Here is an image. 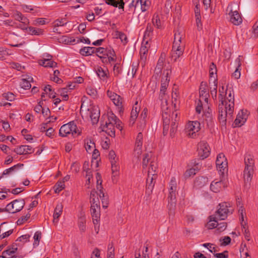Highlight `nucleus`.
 Instances as JSON below:
<instances>
[{
    "label": "nucleus",
    "instance_id": "obj_9",
    "mask_svg": "<svg viewBox=\"0 0 258 258\" xmlns=\"http://www.w3.org/2000/svg\"><path fill=\"white\" fill-rule=\"evenodd\" d=\"M229 11V15L230 16V21L234 25H238L240 24L242 20L240 15V14L237 11H233L231 6L229 5L227 9V11Z\"/></svg>",
    "mask_w": 258,
    "mask_h": 258
},
{
    "label": "nucleus",
    "instance_id": "obj_32",
    "mask_svg": "<svg viewBox=\"0 0 258 258\" xmlns=\"http://www.w3.org/2000/svg\"><path fill=\"white\" fill-rule=\"evenodd\" d=\"M96 48L93 47H84L81 48L80 53L83 55H89L95 52Z\"/></svg>",
    "mask_w": 258,
    "mask_h": 258
},
{
    "label": "nucleus",
    "instance_id": "obj_39",
    "mask_svg": "<svg viewBox=\"0 0 258 258\" xmlns=\"http://www.w3.org/2000/svg\"><path fill=\"white\" fill-rule=\"evenodd\" d=\"M76 41L75 39L73 37L62 36L59 39V42L66 44H71Z\"/></svg>",
    "mask_w": 258,
    "mask_h": 258
},
{
    "label": "nucleus",
    "instance_id": "obj_56",
    "mask_svg": "<svg viewBox=\"0 0 258 258\" xmlns=\"http://www.w3.org/2000/svg\"><path fill=\"white\" fill-rule=\"evenodd\" d=\"M114 255V248L112 243H110L108 246L107 257H113Z\"/></svg>",
    "mask_w": 258,
    "mask_h": 258
},
{
    "label": "nucleus",
    "instance_id": "obj_63",
    "mask_svg": "<svg viewBox=\"0 0 258 258\" xmlns=\"http://www.w3.org/2000/svg\"><path fill=\"white\" fill-rule=\"evenodd\" d=\"M252 36L254 38H257L258 36V21H256L252 27Z\"/></svg>",
    "mask_w": 258,
    "mask_h": 258
},
{
    "label": "nucleus",
    "instance_id": "obj_7",
    "mask_svg": "<svg viewBox=\"0 0 258 258\" xmlns=\"http://www.w3.org/2000/svg\"><path fill=\"white\" fill-rule=\"evenodd\" d=\"M254 169V162H245V169L244 170V181L246 184L249 183L252 177V174Z\"/></svg>",
    "mask_w": 258,
    "mask_h": 258
},
{
    "label": "nucleus",
    "instance_id": "obj_33",
    "mask_svg": "<svg viewBox=\"0 0 258 258\" xmlns=\"http://www.w3.org/2000/svg\"><path fill=\"white\" fill-rule=\"evenodd\" d=\"M90 211L93 218V223L96 224L98 222V218L100 217V210H97V208L91 207Z\"/></svg>",
    "mask_w": 258,
    "mask_h": 258
},
{
    "label": "nucleus",
    "instance_id": "obj_41",
    "mask_svg": "<svg viewBox=\"0 0 258 258\" xmlns=\"http://www.w3.org/2000/svg\"><path fill=\"white\" fill-rule=\"evenodd\" d=\"M209 221L207 224V227L209 229H213L217 228V224H218V219H212L211 215L209 217Z\"/></svg>",
    "mask_w": 258,
    "mask_h": 258
},
{
    "label": "nucleus",
    "instance_id": "obj_61",
    "mask_svg": "<svg viewBox=\"0 0 258 258\" xmlns=\"http://www.w3.org/2000/svg\"><path fill=\"white\" fill-rule=\"evenodd\" d=\"M95 52H97L98 53L97 55H99L104 56L105 55L108 56V53L107 52L106 49L103 47L96 48V50H95Z\"/></svg>",
    "mask_w": 258,
    "mask_h": 258
},
{
    "label": "nucleus",
    "instance_id": "obj_2",
    "mask_svg": "<svg viewBox=\"0 0 258 258\" xmlns=\"http://www.w3.org/2000/svg\"><path fill=\"white\" fill-rule=\"evenodd\" d=\"M219 122L222 126H225L227 120L229 121L232 119V115L234 109H232V113H229V107L227 106V103L219 104Z\"/></svg>",
    "mask_w": 258,
    "mask_h": 258
},
{
    "label": "nucleus",
    "instance_id": "obj_27",
    "mask_svg": "<svg viewBox=\"0 0 258 258\" xmlns=\"http://www.w3.org/2000/svg\"><path fill=\"white\" fill-rule=\"evenodd\" d=\"M165 77L166 79L164 82H163L162 79L161 80V89L159 95V97L161 98V99H162L163 96L165 95L167 89V86L168 85V82L169 81V80L168 79L167 75H166Z\"/></svg>",
    "mask_w": 258,
    "mask_h": 258
},
{
    "label": "nucleus",
    "instance_id": "obj_12",
    "mask_svg": "<svg viewBox=\"0 0 258 258\" xmlns=\"http://www.w3.org/2000/svg\"><path fill=\"white\" fill-rule=\"evenodd\" d=\"M156 177L157 175H153V176L148 175L146 181V194L148 196H150L152 192Z\"/></svg>",
    "mask_w": 258,
    "mask_h": 258
},
{
    "label": "nucleus",
    "instance_id": "obj_25",
    "mask_svg": "<svg viewBox=\"0 0 258 258\" xmlns=\"http://www.w3.org/2000/svg\"><path fill=\"white\" fill-rule=\"evenodd\" d=\"M92 122L93 124H96L98 122L99 116H100V112L99 110L97 108H93L90 111V115Z\"/></svg>",
    "mask_w": 258,
    "mask_h": 258
},
{
    "label": "nucleus",
    "instance_id": "obj_18",
    "mask_svg": "<svg viewBox=\"0 0 258 258\" xmlns=\"http://www.w3.org/2000/svg\"><path fill=\"white\" fill-rule=\"evenodd\" d=\"M200 95L201 97L204 98L205 101L208 100V96H209L207 83L202 82L200 87Z\"/></svg>",
    "mask_w": 258,
    "mask_h": 258
},
{
    "label": "nucleus",
    "instance_id": "obj_38",
    "mask_svg": "<svg viewBox=\"0 0 258 258\" xmlns=\"http://www.w3.org/2000/svg\"><path fill=\"white\" fill-rule=\"evenodd\" d=\"M139 7L138 9L141 8L143 12L146 11L150 5V2L148 0H139Z\"/></svg>",
    "mask_w": 258,
    "mask_h": 258
},
{
    "label": "nucleus",
    "instance_id": "obj_13",
    "mask_svg": "<svg viewBox=\"0 0 258 258\" xmlns=\"http://www.w3.org/2000/svg\"><path fill=\"white\" fill-rule=\"evenodd\" d=\"M14 152L17 154L25 155L32 153L33 150L30 146L22 145L15 149Z\"/></svg>",
    "mask_w": 258,
    "mask_h": 258
},
{
    "label": "nucleus",
    "instance_id": "obj_1",
    "mask_svg": "<svg viewBox=\"0 0 258 258\" xmlns=\"http://www.w3.org/2000/svg\"><path fill=\"white\" fill-rule=\"evenodd\" d=\"M217 208L215 214L211 215L212 219L224 220L227 218L229 215L232 214L233 212V209L231 208L230 204L226 202L220 203L217 206Z\"/></svg>",
    "mask_w": 258,
    "mask_h": 258
},
{
    "label": "nucleus",
    "instance_id": "obj_59",
    "mask_svg": "<svg viewBox=\"0 0 258 258\" xmlns=\"http://www.w3.org/2000/svg\"><path fill=\"white\" fill-rule=\"evenodd\" d=\"M3 97L6 100L9 101H13L15 99V96L14 94L11 92H8L7 93H4L3 94Z\"/></svg>",
    "mask_w": 258,
    "mask_h": 258
},
{
    "label": "nucleus",
    "instance_id": "obj_5",
    "mask_svg": "<svg viewBox=\"0 0 258 258\" xmlns=\"http://www.w3.org/2000/svg\"><path fill=\"white\" fill-rule=\"evenodd\" d=\"M24 205L25 201L23 199L15 200L7 205L6 210L9 211L10 213H15L20 211Z\"/></svg>",
    "mask_w": 258,
    "mask_h": 258
},
{
    "label": "nucleus",
    "instance_id": "obj_17",
    "mask_svg": "<svg viewBox=\"0 0 258 258\" xmlns=\"http://www.w3.org/2000/svg\"><path fill=\"white\" fill-rule=\"evenodd\" d=\"M224 104L227 103V106L229 107V113H232V109H234V95H232L231 92L230 91L228 96L226 98L224 97Z\"/></svg>",
    "mask_w": 258,
    "mask_h": 258
},
{
    "label": "nucleus",
    "instance_id": "obj_14",
    "mask_svg": "<svg viewBox=\"0 0 258 258\" xmlns=\"http://www.w3.org/2000/svg\"><path fill=\"white\" fill-rule=\"evenodd\" d=\"M102 130L105 132L109 136L114 137L115 136L114 124L110 122H106L103 125H102Z\"/></svg>",
    "mask_w": 258,
    "mask_h": 258
},
{
    "label": "nucleus",
    "instance_id": "obj_47",
    "mask_svg": "<svg viewBox=\"0 0 258 258\" xmlns=\"http://www.w3.org/2000/svg\"><path fill=\"white\" fill-rule=\"evenodd\" d=\"M138 63H133L131 66L132 68L131 69H129L128 72H127V76L129 77H131L132 78H134L136 73L137 72V69H138Z\"/></svg>",
    "mask_w": 258,
    "mask_h": 258
},
{
    "label": "nucleus",
    "instance_id": "obj_3",
    "mask_svg": "<svg viewBox=\"0 0 258 258\" xmlns=\"http://www.w3.org/2000/svg\"><path fill=\"white\" fill-rule=\"evenodd\" d=\"M70 134H72V135L76 134L79 135L81 134L74 121L62 125L59 131V135L62 137H67Z\"/></svg>",
    "mask_w": 258,
    "mask_h": 258
},
{
    "label": "nucleus",
    "instance_id": "obj_49",
    "mask_svg": "<svg viewBox=\"0 0 258 258\" xmlns=\"http://www.w3.org/2000/svg\"><path fill=\"white\" fill-rule=\"evenodd\" d=\"M20 86L22 88L25 90L29 89L31 87V85L30 83V80L24 78L21 79Z\"/></svg>",
    "mask_w": 258,
    "mask_h": 258
},
{
    "label": "nucleus",
    "instance_id": "obj_53",
    "mask_svg": "<svg viewBox=\"0 0 258 258\" xmlns=\"http://www.w3.org/2000/svg\"><path fill=\"white\" fill-rule=\"evenodd\" d=\"M41 238V233L40 231H36L34 235L33 238L34 242L33 245L34 246H37L39 244V241Z\"/></svg>",
    "mask_w": 258,
    "mask_h": 258
},
{
    "label": "nucleus",
    "instance_id": "obj_54",
    "mask_svg": "<svg viewBox=\"0 0 258 258\" xmlns=\"http://www.w3.org/2000/svg\"><path fill=\"white\" fill-rule=\"evenodd\" d=\"M86 91L89 95L93 97V98L97 96V91L96 89L92 87H88L86 89Z\"/></svg>",
    "mask_w": 258,
    "mask_h": 258
},
{
    "label": "nucleus",
    "instance_id": "obj_4",
    "mask_svg": "<svg viewBox=\"0 0 258 258\" xmlns=\"http://www.w3.org/2000/svg\"><path fill=\"white\" fill-rule=\"evenodd\" d=\"M200 128V123L199 121H189L186 125L185 132L188 137L195 138L197 136L196 133Z\"/></svg>",
    "mask_w": 258,
    "mask_h": 258
},
{
    "label": "nucleus",
    "instance_id": "obj_64",
    "mask_svg": "<svg viewBox=\"0 0 258 258\" xmlns=\"http://www.w3.org/2000/svg\"><path fill=\"white\" fill-rule=\"evenodd\" d=\"M152 31H153V27H152V25L150 24H148L147 27H146V30L145 32L144 37H145V38H147V37H149L150 34L152 32Z\"/></svg>",
    "mask_w": 258,
    "mask_h": 258
},
{
    "label": "nucleus",
    "instance_id": "obj_31",
    "mask_svg": "<svg viewBox=\"0 0 258 258\" xmlns=\"http://www.w3.org/2000/svg\"><path fill=\"white\" fill-rule=\"evenodd\" d=\"M14 16L16 20L23 23L25 25H27L29 24V20L26 17H24L20 12L16 11Z\"/></svg>",
    "mask_w": 258,
    "mask_h": 258
},
{
    "label": "nucleus",
    "instance_id": "obj_15",
    "mask_svg": "<svg viewBox=\"0 0 258 258\" xmlns=\"http://www.w3.org/2000/svg\"><path fill=\"white\" fill-rule=\"evenodd\" d=\"M107 95L115 105L121 106L122 98L119 95L109 90L107 91Z\"/></svg>",
    "mask_w": 258,
    "mask_h": 258
},
{
    "label": "nucleus",
    "instance_id": "obj_21",
    "mask_svg": "<svg viewBox=\"0 0 258 258\" xmlns=\"http://www.w3.org/2000/svg\"><path fill=\"white\" fill-rule=\"evenodd\" d=\"M63 205L61 203L58 204L55 209L53 214V223H57L58 221V218L62 212Z\"/></svg>",
    "mask_w": 258,
    "mask_h": 258
},
{
    "label": "nucleus",
    "instance_id": "obj_51",
    "mask_svg": "<svg viewBox=\"0 0 258 258\" xmlns=\"http://www.w3.org/2000/svg\"><path fill=\"white\" fill-rule=\"evenodd\" d=\"M143 134L141 132L138 133L135 143V146H138L139 147H142L143 145Z\"/></svg>",
    "mask_w": 258,
    "mask_h": 258
},
{
    "label": "nucleus",
    "instance_id": "obj_50",
    "mask_svg": "<svg viewBox=\"0 0 258 258\" xmlns=\"http://www.w3.org/2000/svg\"><path fill=\"white\" fill-rule=\"evenodd\" d=\"M225 91V93L226 94H227V89L226 90H225L224 86H222L219 89V94L218 98H219V101L220 102V103L219 104L224 103L223 94L224 93Z\"/></svg>",
    "mask_w": 258,
    "mask_h": 258
},
{
    "label": "nucleus",
    "instance_id": "obj_8",
    "mask_svg": "<svg viewBox=\"0 0 258 258\" xmlns=\"http://www.w3.org/2000/svg\"><path fill=\"white\" fill-rule=\"evenodd\" d=\"M187 166L188 168L185 171L183 174L185 179L195 175L201 168V165L198 162H194L193 164H189Z\"/></svg>",
    "mask_w": 258,
    "mask_h": 258
},
{
    "label": "nucleus",
    "instance_id": "obj_30",
    "mask_svg": "<svg viewBox=\"0 0 258 258\" xmlns=\"http://www.w3.org/2000/svg\"><path fill=\"white\" fill-rule=\"evenodd\" d=\"M166 58V54L164 52L161 53L160 56L158 60V62L155 70L160 72L163 67L164 61Z\"/></svg>",
    "mask_w": 258,
    "mask_h": 258
},
{
    "label": "nucleus",
    "instance_id": "obj_29",
    "mask_svg": "<svg viewBox=\"0 0 258 258\" xmlns=\"http://www.w3.org/2000/svg\"><path fill=\"white\" fill-rule=\"evenodd\" d=\"M23 166V164L19 163L16 164L8 169L5 170L3 172V175L9 174L12 172H16L19 170V169L22 168Z\"/></svg>",
    "mask_w": 258,
    "mask_h": 258
},
{
    "label": "nucleus",
    "instance_id": "obj_43",
    "mask_svg": "<svg viewBox=\"0 0 258 258\" xmlns=\"http://www.w3.org/2000/svg\"><path fill=\"white\" fill-rule=\"evenodd\" d=\"M148 51V48H146V47H143L141 46L140 54V57L142 61L144 62L146 61L147 59V53Z\"/></svg>",
    "mask_w": 258,
    "mask_h": 258
},
{
    "label": "nucleus",
    "instance_id": "obj_55",
    "mask_svg": "<svg viewBox=\"0 0 258 258\" xmlns=\"http://www.w3.org/2000/svg\"><path fill=\"white\" fill-rule=\"evenodd\" d=\"M119 119L112 112L108 113V121L106 122H110L114 124L117 120Z\"/></svg>",
    "mask_w": 258,
    "mask_h": 258
},
{
    "label": "nucleus",
    "instance_id": "obj_62",
    "mask_svg": "<svg viewBox=\"0 0 258 258\" xmlns=\"http://www.w3.org/2000/svg\"><path fill=\"white\" fill-rule=\"evenodd\" d=\"M170 115L166 112L163 114V125H169L170 123Z\"/></svg>",
    "mask_w": 258,
    "mask_h": 258
},
{
    "label": "nucleus",
    "instance_id": "obj_52",
    "mask_svg": "<svg viewBox=\"0 0 258 258\" xmlns=\"http://www.w3.org/2000/svg\"><path fill=\"white\" fill-rule=\"evenodd\" d=\"M246 121V118L242 117H241L239 114L237 116L236 118L234 121L235 125L241 126Z\"/></svg>",
    "mask_w": 258,
    "mask_h": 258
},
{
    "label": "nucleus",
    "instance_id": "obj_57",
    "mask_svg": "<svg viewBox=\"0 0 258 258\" xmlns=\"http://www.w3.org/2000/svg\"><path fill=\"white\" fill-rule=\"evenodd\" d=\"M155 160V156L152 152L146 153L143 158V161H149L150 160L154 161Z\"/></svg>",
    "mask_w": 258,
    "mask_h": 258
},
{
    "label": "nucleus",
    "instance_id": "obj_16",
    "mask_svg": "<svg viewBox=\"0 0 258 258\" xmlns=\"http://www.w3.org/2000/svg\"><path fill=\"white\" fill-rule=\"evenodd\" d=\"M102 186H98L97 190H98L99 196L102 201V207L104 208H106L108 205V197L107 196L105 195Z\"/></svg>",
    "mask_w": 258,
    "mask_h": 258
},
{
    "label": "nucleus",
    "instance_id": "obj_42",
    "mask_svg": "<svg viewBox=\"0 0 258 258\" xmlns=\"http://www.w3.org/2000/svg\"><path fill=\"white\" fill-rule=\"evenodd\" d=\"M85 147L88 152H92L95 147V143L91 140L85 141Z\"/></svg>",
    "mask_w": 258,
    "mask_h": 258
},
{
    "label": "nucleus",
    "instance_id": "obj_10",
    "mask_svg": "<svg viewBox=\"0 0 258 258\" xmlns=\"http://www.w3.org/2000/svg\"><path fill=\"white\" fill-rule=\"evenodd\" d=\"M217 170L218 171L220 178L222 180H225L227 176L228 162H216Z\"/></svg>",
    "mask_w": 258,
    "mask_h": 258
},
{
    "label": "nucleus",
    "instance_id": "obj_20",
    "mask_svg": "<svg viewBox=\"0 0 258 258\" xmlns=\"http://www.w3.org/2000/svg\"><path fill=\"white\" fill-rule=\"evenodd\" d=\"M223 180H222L220 178V181H213L211 182L210 185V189L212 191H213L214 192H218L220 190H222V185H223Z\"/></svg>",
    "mask_w": 258,
    "mask_h": 258
},
{
    "label": "nucleus",
    "instance_id": "obj_19",
    "mask_svg": "<svg viewBox=\"0 0 258 258\" xmlns=\"http://www.w3.org/2000/svg\"><path fill=\"white\" fill-rule=\"evenodd\" d=\"M39 63L40 66L45 68H55L57 66V63L48 58H44L43 59L40 60Z\"/></svg>",
    "mask_w": 258,
    "mask_h": 258
},
{
    "label": "nucleus",
    "instance_id": "obj_40",
    "mask_svg": "<svg viewBox=\"0 0 258 258\" xmlns=\"http://www.w3.org/2000/svg\"><path fill=\"white\" fill-rule=\"evenodd\" d=\"M108 70H105L101 67H98L96 70V73L98 77L101 79H105L107 78V73Z\"/></svg>",
    "mask_w": 258,
    "mask_h": 258
},
{
    "label": "nucleus",
    "instance_id": "obj_23",
    "mask_svg": "<svg viewBox=\"0 0 258 258\" xmlns=\"http://www.w3.org/2000/svg\"><path fill=\"white\" fill-rule=\"evenodd\" d=\"M208 178L203 176L196 177L194 181V186L197 188H201L207 184Z\"/></svg>",
    "mask_w": 258,
    "mask_h": 258
},
{
    "label": "nucleus",
    "instance_id": "obj_28",
    "mask_svg": "<svg viewBox=\"0 0 258 258\" xmlns=\"http://www.w3.org/2000/svg\"><path fill=\"white\" fill-rule=\"evenodd\" d=\"M23 29H26L27 32L31 35H40L43 34V31L40 28L29 27L28 28L24 27Z\"/></svg>",
    "mask_w": 258,
    "mask_h": 258
},
{
    "label": "nucleus",
    "instance_id": "obj_44",
    "mask_svg": "<svg viewBox=\"0 0 258 258\" xmlns=\"http://www.w3.org/2000/svg\"><path fill=\"white\" fill-rule=\"evenodd\" d=\"M142 153V147H139L135 146L134 148V157H136V160H140L141 159Z\"/></svg>",
    "mask_w": 258,
    "mask_h": 258
},
{
    "label": "nucleus",
    "instance_id": "obj_36",
    "mask_svg": "<svg viewBox=\"0 0 258 258\" xmlns=\"http://www.w3.org/2000/svg\"><path fill=\"white\" fill-rule=\"evenodd\" d=\"M139 110H138V108L137 107H134L131 113V117L130 119V124L133 125L137 119L138 115Z\"/></svg>",
    "mask_w": 258,
    "mask_h": 258
},
{
    "label": "nucleus",
    "instance_id": "obj_45",
    "mask_svg": "<svg viewBox=\"0 0 258 258\" xmlns=\"http://www.w3.org/2000/svg\"><path fill=\"white\" fill-rule=\"evenodd\" d=\"M177 120L175 119L172 121L170 128V135L171 137H173L177 131Z\"/></svg>",
    "mask_w": 258,
    "mask_h": 258
},
{
    "label": "nucleus",
    "instance_id": "obj_34",
    "mask_svg": "<svg viewBox=\"0 0 258 258\" xmlns=\"http://www.w3.org/2000/svg\"><path fill=\"white\" fill-rule=\"evenodd\" d=\"M111 169L112 173V180L114 182V179L113 178L119 175V166L118 162H112Z\"/></svg>",
    "mask_w": 258,
    "mask_h": 258
},
{
    "label": "nucleus",
    "instance_id": "obj_6",
    "mask_svg": "<svg viewBox=\"0 0 258 258\" xmlns=\"http://www.w3.org/2000/svg\"><path fill=\"white\" fill-rule=\"evenodd\" d=\"M210 148L208 144L204 141L200 142L198 144V156L201 160H204L208 157L210 154Z\"/></svg>",
    "mask_w": 258,
    "mask_h": 258
},
{
    "label": "nucleus",
    "instance_id": "obj_35",
    "mask_svg": "<svg viewBox=\"0 0 258 258\" xmlns=\"http://www.w3.org/2000/svg\"><path fill=\"white\" fill-rule=\"evenodd\" d=\"M78 226L81 232L86 231V217L84 216H81L78 220Z\"/></svg>",
    "mask_w": 258,
    "mask_h": 258
},
{
    "label": "nucleus",
    "instance_id": "obj_26",
    "mask_svg": "<svg viewBox=\"0 0 258 258\" xmlns=\"http://www.w3.org/2000/svg\"><path fill=\"white\" fill-rule=\"evenodd\" d=\"M17 249L18 248L13 245L12 247H10L9 249L3 251L1 256L4 258H10V257L15 255V253L17 251Z\"/></svg>",
    "mask_w": 258,
    "mask_h": 258
},
{
    "label": "nucleus",
    "instance_id": "obj_48",
    "mask_svg": "<svg viewBox=\"0 0 258 258\" xmlns=\"http://www.w3.org/2000/svg\"><path fill=\"white\" fill-rule=\"evenodd\" d=\"M157 168V165L156 162H151L150 167L148 169V175L153 176V175H157L155 174L156 170Z\"/></svg>",
    "mask_w": 258,
    "mask_h": 258
},
{
    "label": "nucleus",
    "instance_id": "obj_22",
    "mask_svg": "<svg viewBox=\"0 0 258 258\" xmlns=\"http://www.w3.org/2000/svg\"><path fill=\"white\" fill-rule=\"evenodd\" d=\"M218 79L217 77L214 78L213 85H210V91L212 97L214 100H217Z\"/></svg>",
    "mask_w": 258,
    "mask_h": 258
},
{
    "label": "nucleus",
    "instance_id": "obj_58",
    "mask_svg": "<svg viewBox=\"0 0 258 258\" xmlns=\"http://www.w3.org/2000/svg\"><path fill=\"white\" fill-rule=\"evenodd\" d=\"M216 74H217L216 66L213 62H212L210 66V68H209L210 77V78L213 77V76L214 75H216Z\"/></svg>",
    "mask_w": 258,
    "mask_h": 258
},
{
    "label": "nucleus",
    "instance_id": "obj_24",
    "mask_svg": "<svg viewBox=\"0 0 258 258\" xmlns=\"http://www.w3.org/2000/svg\"><path fill=\"white\" fill-rule=\"evenodd\" d=\"M184 37V35L180 32L179 30H177L175 32L174 34V41L173 43V47L176 48L178 49L179 47L178 44L177 43L179 40H183Z\"/></svg>",
    "mask_w": 258,
    "mask_h": 258
},
{
    "label": "nucleus",
    "instance_id": "obj_37",
    "mask_svg": "<svg viewBox=\"0 0 258 258\" xmlns=\"http://www.w3.org/2000/svg\"><path fill=\"white\" fill-rule=\"evenodd\" d=\"M92 163L93 162H84L83 170L86 172V176H90L92 170H94Z\"/></svg>",
    "mask_w": 258,
    "mask_h": 258
},
{
    "label": "nucleus",
    "instance_id": "obj_11",
    "mask_svg": "<svg viewBox=\"0 0 258 258\" xmlns=\"http://www.w3.org/2000/svg\"><path fill=\"white\" fill-rule=\"evenodd\" d=\"M177 43L178 44L179 46L178 49L176 48H173L172 47V57L173 58H174V61H176L178 58H179L183 54L185 47V43L183 40H179Z\"/></svg>",
    "mask_w": 258,
    "mask_h": 258
},
{
    "label": "nucleus",
    "instance_id": "obj_60",
    "mask_svg": "<svg viewBox=\"0 0 258 258\" xmlns=\"http://www.w3.org/2000/svg\"><path fill=\"white\" fill-rule=\"evenodd\" d=\"M227 223L226 222H221L220 223H218L217 224V230L219 232H221L224 231L227 227Z\"/></svg>",
    "mask_w": 258,
    "mask_h": 258
},
{
    "label": "nucleus",
    "instance_id": "obj_46",
    "mask_svg": "<svg viewBox=\"0 0 258 258\" xmlns=\"http://www.w3.org/2000/svg\"><path fill=\"white\" fill-rule=\"evenodd\" d=\"M65 187L64 183L60 180L58 181L54 186V192L58 194Z\"/></svg>",
    "mask_w": 258,
    "mask_h": 258
}]
</instances>
